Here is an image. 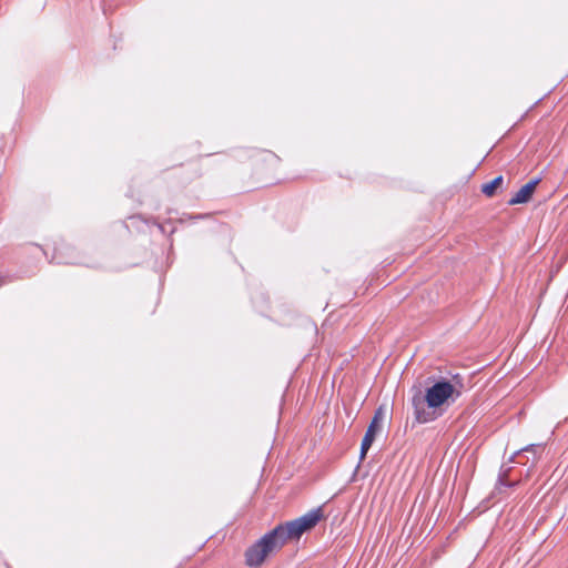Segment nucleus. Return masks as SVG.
<instances>
[{"label": "nucleus", "mask_w": 568, "mask_h": 568, "mask_svg": "<svg viewBox=\"0 0 568 568\" xmlns=\"http://www.w3.org/2000/svg\"><path fill=\"white\" fill-rule=\"evenodd\" d=\"M318 524L320 507H316L294 520L277 525L245 551L246 565L261 566L270 554L280 550L288 541L298 540L303 534L311 531Z\"/></svg>", "instance_id": "f257e3e1"}, {"label": "nucleus", "mask_w": 568, "mask_h": 568, "mask_svg": "<svg viewBox=\"0 0 568 568\" xmlns=\"http://www.w3.org/2000/svg\"><path fill=\"white\" fill-rule=\"evenodd\" d=\"M537 181H530L520 187L518 192L509 200L510 205L526 203L530 200L532 193L536 190Z\"/></svg>", "instance_id": "7ed1b4c3"}, {"label": "nucleus", "mask_w": 568, "mask_h": 568, "mask_svg": "<svg viewBox=\"0 0 568 568\" xmlns=\"http://www.w3.org/2000/svg\"><path fill=\"white\" fill-rule=\"evenodd\" d=\"M459 394V390L449 382L435 383L427 389L425 396L413 397L416 420L422 424L434 420L440 414L438 410L449 400L454 402Z\"/></svg>", "instance_id": "f03ea898"}, {"label": "nucleus", "mask_w": 568, "mask_h": 568, "mask_svg": "<svg viewBox=\"0 0 568 568\" xmlns=\"http://www.w3.org/2000/svg\"><path fill=\"white\" fill-rule=\"evenodd\" d=\"M503 184V176H497L495 178L493 181L484 184L481 186V192L486 195V196H493L496 192V190Z\"/></svg>", "instance_id": "39448f33"}, {"label": "nucleus", "mask_w": 568, "mask_h": 568, "mask_svg": "<svg viewBox=\"0 0 568 568\" xmlns=\"http://www.w3.org/2000/svg\"><path fill=\"white\" fill-rule=\"evenodd\" d=\"M375 440V437L371 436V434H365L362 446H361V458H365L368 449L371 448L373 442Z\"/></svg>", "instance_id": "423d86ee"}, {"label": "nucleus", "mask_w": 568, "mask_h": 568, "mask_svg": "<svg viewBox=\"0 0 568 568\" xmlns=\"http://www.w3.org/2000/svg\"><path fill=\"white\" fill-rule=\"evenodd\" d=\"M366 434H371V436L376 437V435L378 433L376 430H373L372 428L368 427L367 430H366Z\"/></svg>", "instance_id": "0eeeda50"}, {"label": "nucleus", "mask_w": 568, "mask_h": 568, "mask_svg": "<svg viewBox=\"0 0 568 568\" xmlns=\"http://www.w3.org/2000/svg\"><path fill=\"white\" fill-rule=\"evenodd\" d=\"M385 416H386V408L384 406H379L377 408V410L375 412L374 417L368 427L372 428L373 430H376L377 433H379L383 428V423H384Z\"/></svg>", "instance_id": "20e7f679"}]
</instances>
